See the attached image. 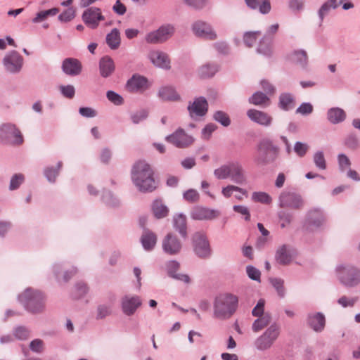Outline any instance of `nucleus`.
Wrapping results in <instances>:
<instances>
[{
  "mask_svg": "<svg viewBox=\"0 0 360 360\" xmlns=\"http://www.w3.org/2000/svg\"><path fill=\"white\" fill-rule=\"evenodd\" d=\"M175 32L174 25L165 24L160 26L158 30L148 33L146 36V41L149 44H161L171 38Z\"/></svg>",
  "mask_w": 360,
  "mask_h": 360,
  "instance_id": "11",
  "label": "nucleus"
},
{
  "mask_svg": "<svg viewBox=\"0 0 360 360\" xmlns=\"http://www.w3.org/2000/svg\"><path fill=\"white\" fill-rule=\"evenodd\" d=\"M339 4L337 0H328L320 7L318 11V15L320 20V23L323 21V19L327 16L332 9H336Z\"/></svg>",
  "mask_w": 360,
  "mask_h": 360,
  "instance_id": "39",
  "label": "nucleus"
},
{
  "mask_svg": "<svg viewBox=\"0 0 360 360\" xmlns=\"http://www.w3.org/2000/svg\"><path fill=\"white\" fill-rule=\"evenodd\" d=\"M141 304L142 300L138 295H127L120 301L122 311L127 316H133Z\"/></svg>",
  "mask_w": 360,
  "mask_h": 360,
  "instance_id": "16",
  "label": "nucleus"
},
{
  "mask_svg": "<svg viewBox=\"0 0 360 360\" xmlns=\"http://www.w3.org/2000/svg\"><path fill=\"white\" fill-rule=\"evenodd\" d=\"M148 87L147 78L139 75H134L126 84L127 91L132 93L143 92Z\"/></svg>",
  "mask_w": 360,
  "mask_h": 360,
  "instance_id": "18",
  "label": "nucleus"
},
{
  "mask_svg": "<svg viewBox=\"0 0 360 360\" xmlns=\"http://www.w3.org/2000/svg\"><path fill=\"white\" fill-rule=\"evenodd\" d=\"M18 300L25 309L31 314H40L45 309V296L37 290L27 288L18 296Z\"/></svg>",
  "mask_w": 360,
  "mask_h": 360,
  "instance_id": "4",
  "label": "nucleus"
},
{
  "mask_svg": "<svg viewBox=\"0 0 360 360\" xmlns=\"http://www.w3.org/2000/svg\"><path fill=\"white\" fill-rule=\"evenodd\" d=\"M213 120L224 127H228L231 124V120L227 113L221 110H217L213 114Z\"/></svg>",
  "mask_w": 360,
  "mask_h": 360,
  "instance_id": "51",
  "label": "nucleus"
},
{
  "mask_svg": "<svg viewBox=\"0 0 360 360\" xmlns=\"http://www.w3.org/2000/svg\"><path fill=\"white\" fill-rule=\"evenodd\" d=\"M106 97L111 103L116 105H120L124 103L122 96L114 91H108Z\"/></svg>",
  "mask_w": 360,
  "mask_h": 360,
  "instance_id": "62",
  "label": "nucleus"
},
{
  "mask_svg": "<svg viewBox=\"0 0 360 360\" xmlns=\"http://www.w3.org/2000/svg\"><path fill=\"white\" fill-rule=\"evenodd\" d=\"M140 240L144 250L150 251L156 245L157 236L148 229L144 228Z\"/></svg>",
  "mask_w": 360,
  "mask_h": 360,
  "instance_id": "30",
  "label": "nucleus"
},
{
  "mask_svg": "<svg viewBox=\"0 0 360 360\" xmlns=\"http://www.w3.org/2000/svg\"><path fill=\"white\" fill-rule=\"evenodd\" d=\"M183 198L187 202L194 203L199 200L200 195L196 190L191 188L183 193Z\"/></svg>",
  "mask_w": 360,
  "mask_h": 360,
  "instance_id": "60",
  "label": "nucleus"
},
{
  "mask_svg": "<svg viewBox=\"0 0 360 360\" xmlns=\"http://www.w3.org/2000/svg\"><path fill=\"white\" fill-rule=\"evenodd\" d=\"M238 298L236 295L225 292L214 297L213 302V318L218 320H228L236 311Z\"/></svg>",
  "mask_w": 360,
  "mask_h": 360,
  "instance_id": "2",
  "label": "nucleus"
},
{
  "mask_svg": "<svg viewBox=\"0 0 360 360\" xmlns=\"http://www.w3.org/2000/svg\"><path fill=\"white\" fill-rule=\"evenodd\" d=\"M234 191H238L242 195H247L246 190L235 185H228L227 186L224 187L221 190V193L225 198H228L231 196Z\"/></svg>",
  "mask_w": 360,
  "mask_h": 360,
  "instance_id": "53",
  "label": "nucleus"
},
{
  "mask_svg": "<svg viewBox=\"0 0 360 360\" xmlns=\"http://www.w3.org/2000/svg\"><path fill=\"white\" fill-rule=\"evenodd\" d=\"M82 19L87 27L96 29L98 27L99 22L105 20V17L99 8L90 7L83 12Z\"/></svg>",
  "mask_w": 360,
  "mask_h": 360,
  "instance_id": "15",
  "label": "nucleus"
},
{
  "mask_svg": "<svg viewBox=\"0 0 360 360\" xmlns=\"http://www.w3.org/2000/svg\"><path fill=\"white\" fill-rule=\"evenodd\" d=\"M88 287L83 282H78L75 284L72 296L74 299H79L83 297L88 292Z\"/></svg>",
  "mask_w": 360,
  "mask_h": 360,
  "instance_id": "48",
  "label": "nucleus"
},
{
  "mask_svg": "<svg viewBox=\"0 0 360 360\" xmlns=\"http://www.w3.org/2000/svg\"><path fill=\"white\" fill-rule=\"evenodd\" d=\"M279 154V148L269 139H263L257 146L254 161L257 165L265 166L275 162Z\"/></svg>",
  "mask_w": 360,
  "mask_h": 360,
  "instance_id": "5",
  "label": "nucleus"
},
{
  "mask_svg": "<svg viewBox=\"0 0 360 360\" xmlns=\"http://www.w3.org/2000/svg\"><path fill=\"white\" fill-rule=\"evenodd\" d=\"M192 29L195 34L200 37H203L210 40L216 39L217 35L212 30V27L203 21H197L192 25Z\"/></svg>",
  "mask_w": 360,
  "mask_h": 360,
  "instance_id": "19",
  "label": "nucleus"
},
{
  "mask_svg": "<svg viewBox=\"0 0 360 360\" xmlns=\"http://www.w3.org/2000/svg\"><path fill=\"white\" fill-rule=\"evenodd\" d=\"M278 107L288 111L295 107V97L290 93H283L279 96Z\"/></svg>",
  "mask_w": 360,
  "mask_h": 360,
  "instance_id": "35",
  "label": "nucleus"
},
{
  "mask_svg": "<svg viewBox=\"0 0 360 360\" xmlns=\"http://www.w3.org/2000/svg\"><path fill=\"white\" fill-rule=\"evenodd\" d=\"M273 38L264 35L259 41L256 52L264 57L270 58L273 55L272 49Z\"/></svg>",
  "mask_w": 360,
  "mask_h": 360,
  "instance_id": "27",
  "label": "nucleus"
},
{
  "mask_svg": "<svg viewBox=\"0 0 360 360\" xmlns=\"http://www.w3.org/2000/svg\"><path fill=\"white\" fill-rule=\"evenodd\" d=\"M208 102L203 96L195 98L193 102L189 101L187 106L190 117L193 120H197L200 117L206 115L208 111Z\"/></svg>",
  "mask_w": 360,
  "mask_h": 360,
  "instance_id": "13",
  "label": "nucleus"
},
{
  "mask_svg": "<svg viewBox=\"0 0 360 360\" xmlns=\"http://www.w3.org/2000/svg\"><path fill=\"white\" fill-rule=\"evenodd\" d=\"M314 162L316 167L321 170L326 169V162L323 151H317L313 157Z\"/></svg>",
  "mask_w": 360,
  "mask_h": 360,
  "instance_id": "58",
  "label": "nucleus"
},
{
  "mask_svg": "<svg viewBox=\"0 0 360 360\" xmlns=\"http://www.w3.org/2000/svg\"><path fill=\"white\" fill-rule=\"evenodd\" d=\"M158 96L163 101H178L181 96L172 86H165L160 88Z\"/></svg>",
  "mask_w": 360,
  "mask_h": 360,
  "instance_id": "29",
  "label": "nucleus"
},
{
  "mask_svg": "<svg viewBox=\"0 0 360 360\" xmlns=\"http://www.w3.org/2000/svg\"><path fill=\"white\" fill-rule=\"evenodd\" d=\"M166 140L179 148H188L194 142V138L187 134L181 128H179L174 133L167 136Z\"/></svg>",
  "mask_w": 360,
  "mask_h": 360,
  "instance_id": "14",
  "label": "nucleus"
},
{
  "mask_svg": "<svg viewBox=\"0 0 360 360\" xmlns=\"http://www.w3.org/2000/svg\"><path fill=\"white\" fill-rule=\"evenodd\" d=\"M278 205L282 208L301 210L304 202L302 196L297 193L283 191L278 198Z\"/></svg>",
  "mask_w": 360,
  "mask_h": 360,
  "instance_id": "12",
  "label": "nucleus"
},
{
  "mask_svg": "<svg viewBox=\"0 0 360 360\" xmlns=\"http://www.w3.org/2000/svg\"><path fill=\"white\" fill-rule=\"evenodd\" d=\"M162 247L165 253L169 255H178L182 248V243L173 233H169L162 239Z\"/></svg>",
  "mask_w": 360,
  "mask_h": 360,
  "instance_id": "17",
  "label": "nucleus"
},
{
  "mask_svg": "<svg viewBox=\"0 0 360 360\" xmlns=\"http://www.w3.org/2000/svg\"><path fill=\"white\" fill-rule=\"evenodd\" d=\"M288 58L302 68H305L308 63L307 53L304 50H295L288 55Z\"/></svg>",
  "mask_w": 360,
  "mask_h": 360,
  "instance_id": "31",
  "label": "nucleus"
},
{
  "mask_svg": "<svg viewBox=\"0 0 360 360\" xmlns=\"http://www.w3.org/2000/svg\"><path fill=\"white\" fill-rule=\"evenodd\" d=\"M13 334L19 340H26L31 335V330L25 326H18L13 328Z\"/></svg>",
  "mask_w": 360,
  "mask_h": 360,
  "instance_id": "46",
  "label": "nucleus"
},
{
  "mask_svg": "<svg viewBox=\"0 0 360 360\" xmlns=\"http://www.w3.org/2000/svg\"><path fill=\"white\" fill-rule=\"evenodd\" d=\"M271 283L276 289L278 295L283 298L285 295V290L284 288V281L281 278H274L271 279Z\"/></svg>",
  "mask_w": 360,
  "mask_h": 360,
  "instance_id": "54",
  "label": "nucleus"
},
{
  "mask_svg": "<svg viewBox=\"0 0 360 360\" xmlns=\"http://www.w3.org/2000/svg\"><path fill=\"white\" fill-rule=\"evenodd\" d=\"M260 35V31H248L244 32L243 36L244 44L248 48H252Z\"/></svg>",
  "mask_w": 360,
  "mask_h": 360,
  "instance_id": "45",
  "label": "nucleus"
},
{
  "mask_svg": "<svg viewBox=\"0 0 360 360\" xmlns=\"http://www.w3.org/2000/svg\"><path fill=\"white\" fill-rule=\"evenodd\" d=\"M325 221L323 212L319 209H313L308 212L305 220V226L307 229H319Z\"/></svg>",
  "mask_w": 360,
  "mask_h": 360,
  "instance_id": "21",
  "label": "nucleus"
},
{
  "mask_svg": "<svg viewBox=\"0 0 360 360\" xmlns=\"http://www.w3.org/2000/svg\"><path fill=\"white\" fill-rule=\"evenodd\" d=\"M306 321L307 326L316 333L322 332L326 326V317L321 312L308 314Z\"/></svg>",
  "mask_w": 360,
  "mask_h": 360,
  "instance_id": "22",
  "label": "nucleus"
},
{
  "mask_svg": "<svg viewBox=\"0 0 360 360\" xmlns=\"http://www.w3.org/2000/svg\"><path fill=\"white\" fill-rule=\"evenodd\" d=\"M115 68L114 61L110 57L106 56L100 59L99 70L103 77L106 78L110 76L114 72Z\"/></svg>",
  "mask_w": 360,
  "mask_h": 360,
  "instance_id": "32",
  "label": "nucleus"
},
{
  "mask_svg": "<svg viewBox=\"0 0 360 360\" xmlns=\"http://www.w3.org/2000/svg\"><path fill=\"white\" fill-rule=\"evenodd\" d=\"M260 1L261 4H259L258 0H245V2L246 6L252 10L259 9V12L262 14H266L269 13L271 10L269 0Z\"/></svg>",
  "mask_w": 360,
  "mask_h": 360,
  "instance_id": "34",
  "label": "nucleus"
},
{
  "mask_svg": "<svg viewBox=\"0 0 360 360\" xmlns=\"http://www.w3.org/2000/svg\"><path fill=\"white\" fill-rule=\"evenodd\" d=\"M359 301V297H348L346 295L341 296L338 300L337 303L343 308L353 307Z\"/></svg>",
  "mask_w": 360,
  "mask_h": 360,
  "instance_id": "50",
  "label": "nucleus"
},
{
  "mask_svg": "<svg viewBox=\"0 0 360 360\" xmlns=\"http://www.w3.org/2000/svg\"><path fill=\"white\" fill-rule=\"evenodd\" d=\"M249 103L255 105L267 107L270 104V99L266 94L256 91L249 98Z\"/></svg>",
  "mask_w": 360,
  "mask_h": 360,
  "instance_id": "38",
  "label": "nucleus"
},
{
  "mask_svg": "<svg viewBox=\"0 0 360 360\" xmlns=\"http://www.w3.org/2000/svg\"><path fill=\"white\" fill-rule=\"evenodd\" d=\"M75 16V10L73 7H69L58 15V20L63 22H67L72 20Z\"/></svg>",
  "mask_w": 360,
  "mask_h": 360,
  "instance_id": "61",
  "label": "nucleus"
},
{
  "mask_svg": "<svg viewBox=\"0 0 360 360\" xmlns=\"http://www.w3.org/2000/svg\"><path fill=\"white\" fill-rule=\"evenodd\" d=\"M278 217L281 221V228H285L290 225L293 219L292 214L284 210H281L278 212Z\"/></svg>",
  "mask_w": 360,
  "mask_h": 360,
  "instance_id": "55",
  "label": "nucleus"
},
{
  "mask_svg": "<svg viewBox=\"0 0 360 360\" xmlns=\"http://www.w3.org/2000/svg\"><path fill=\"white\" fill-rule=\"evenodd\" d=\"M0 141L4 144L18 146L23 143V137L15 124L5 123L0 127Z\"/></svg>",
  "mask_w": 360,
  "mask_h": 360,
  "instance_id": "8",
  "label": "nucleus"
},
{
  "mask_svg": "<svg viewBox=\"0 0 360 360\" xmlns=\"http://www.w3.org/2000/svg\"><path fill=\"white\" fill-rule=\"evenodd\" d=\"M327 119L333 124H338L346 119V113L345 110L340 108H331L328 109L327 112Z\"/></svg>",
  "mask_w": 360,
  "mask_h": 360,
  "instance_id": "33",
  "label": "nucleus"
},
{
  "mask_svg": "<svg viewBox=\"0 0 360 360\" xmlns=\"http://www.w3.org/2000/svg\"><path fill=\"white\" fill-rule=\"evenodd\" d=\"M340 282L347 288H354L360 283V270L351 265H339L336 267Z\"/></svg>",
  "mask_w": 360,
  "mask_h": 360,
  "instance_id": "6",
  "label": "nucleus"
},
{
  "mask_svg": "<svg viewBox=\"0 0 360 360\" xmlns=\"http://www.w3.org/2000/svg\"><path fill=\"white\" fill-rule=\"evenodd\" d=\"M59 12L58 8L44 10L37 13L36 16L32 19L33 23H39L46 20L49 16H55Z\"/></svg>",
  "mask_w": 360,
  "mask_h": 360,
  "instance_id": "43",
  "label": "nucleus"
},
{
  "mask_svg": "<svg viewBox=\"0 0 360 360\" xmlns=\"http://www.w3.org/2000/svg\"><path fill=\"white\" fill-rule=\"evenodd\" d=\"M271 321V315L269 312L263 316H258L252 323V329L254 332H258L267 326Z\"/></svg>",
  "mask_w": 360,
  "mask_h": 360,
  "instance_id": "42",
  "label": "nucleus"
},
{
  "mask_svg": "<svg viewBox=\"0 0 360 360\" xmlns=\"http://www.w3.org/2000/svg\"><path fill=\"white\" fill-rule=\"evenodd\" d=\"M30 349L32 352L40 354L44 351V343L41 339H34L30 343Z\"/></svg>",
  "mask_w": 360,
  "mask_h": 360,
  "instance_id": "63",
  "label": "nucleus"
},
{
  "mask_svg": "<svg viewBox=\"0 0 360 360\" xmlns=\"http://www.w3.org/2000/svg\"><path fill=\"white\" fill-rule=\"evenodd\" d=\"M275 258L278 263L282 265H286L291 262L292 255L287 245H283L276 250Z\"/></svg>",
  "mask_w": 360,
  "mask_h": 360,
  "instance_id": "37",
  "label": "nucleus"
},
{
  "mask_svg": "<svg viewBox=\"0 0 360 360\" xmlns=\"http://www.w3.org/2000/svg\"><path fill=\"white\" fill-rule=\"evenodd\" d=\"M309 149V146L301 141H296L294 145L293 150L297 156L303 158Z\"/></svg>",
  "mask_w": 360,
  "mask_h": 360,
  "instance_id": "59",
  "label": "nucleus"
},
{
  "mask_svg": "<svg viewBox=\"0 0 360 360\" xmlns=\"http://www.w3.org/2000/svg\"><path fill=\"white\" fill-rule=\"evenodd\" d=\"M25 176L22 174H15L12 176L10 184H9V190L14 191L18 189L20 186L24 182Z\"/></svg>",
  "mask_w": 360,
  "mask_h": 360,
  "instance_id": "57",
  "label": "nucleus"
},
{
  "mask_svg": "<svg viewBox=\"0 0 360 360\" xmlns=\"http://www.w3.org/2000/svg\"><path fill=\"white\" fill-rule=\"evenodd\" d=\"M252 199L254 201L266 205L270 204L272 201L271 197L264 192H254L252 195Z\"/></svg>",
  "mask_w": 360,
  "mask_h": 360,
  "instance_id": "56",
  "label": "nucleus"
},
{
  "mask_svg": "<svg viewBox=\"0 0 360 360\" xmlns=\"http://www.w3.org/2000/svg\"><path fill=\"white\" fill-rule=\"evenodd\" d=\"M131 179L141 192H152L156 188L153 171L145 161H139L131 169Z\"/></svg>",
  "mask_w": 360,
  "mask_h": 360,
  "instance_id": "1",
  "label": "nucleus"
},
{
  "mask_svg": "<svg viewBox=\"0 0 360 360\" xmlns=\"http://www.w3.org/2000/svg\"><path fill=\"white\" fill-rule=\"evenodd\" d=\"M192 244L195 254L201 259L210 258L212 249L206 235L202 232H195L192 236Z\"/></svg>",
  "mask_w": 360,
  "mask_h": 360,
  "instance_id": "10",
  "label": "nucleus"
},
{
  "mask_svg": "<svg viewBox=\"0 0 360 360\" xmlns=\"http://www.w3.org/2000/svg\"><path fill=\"white\" fill-rule=\"evenodd\" d=\"M61 94L67 98H72L75 94V89L71 85H61L59 87Z\"/></svg>",
  "mask_w": 360,
  "mask_h": 360,
  "instance_id": "64",
  "label": "nucleus"
},
{
  "mask_svg": "<svg viewBox=\"0 0 360 360\" xmlns=\"http://www.w3.org/2000/svg\"><path fill=\"white\" fill-rule=\"evenodd\" d=\"M152 212L157 219L166 217L169 213V209L161 200L157 199L152 204Z\"/></svg>",
  "mask_w": 360,
  "mask_h": 360,
  "instance_id": "36",
  "label": "nucleus"
},
{
  "mask_svg": "<svg viewBox=\"0 0 360 360\" xmlns=\"http://www.w3.org/2000/svg\"><path fill=\"white\" fill-rule=\"evenodd\" d=\"M280 335L279 326L274 323L255 341V346L259 351L271 348Z\"/></svg>",
  "mask_w": 360,
  "mask_h": 360,
  "instance_id": "7",
  "label": "nucleus"
},
{
  "mask_svg": "<svg viewBox=\"0 0 360 360\" xmlns=\"http://www.w3.org/2000/svg\"><path fill=\"white\" fill-rule=\"evenodd\" d=\"M102 200L109 206L116 207L120 205L119 199L113 193L107 190H104L102 194Z\"/></svg>",
  "mask_w": 360,
  "mask_h": 360,
  "instance_id": "49",
  "label": "nucleus"
},
{
  "mask_svg": "<svg viewBox=\"0 0 360 360\" xmlns=\"http://www.w3.org/2000/svg\"><path fill=\"white\" fill-rule=\"evenodd\" d=\"M149 58L153 65L165 69L169 70L171 68L170 59L167 53L161 51H153L149 53Z\"/></svg>",
  "mask_w": 360,
  "mask_h": 360,
  "instance_id": "24",
  "label": "nucleus"
},
{
  "mask_svg": "<svg viewBox=\"0 0 360 360\" xmlns=\"http://www.w3.org/2000/svg\"><path fill=\"white\" fill-rule=\"evenodd\" d=\"M345 146L351 149L356 150L359 147V141L355 134H349L347 135L344 141Z\"/></svg>",
  "mask_w": 360,
  "mask_h": 360,
  "instance_id": "52",
  "label": "nucleus"
},
{
  "mask_svg": "<svg viewBox=\"0 0 360 360\" xmlns=\"http://www.w3.org/2000/svg\"><path fill=\"white\" fill-rule=\"evenodd\" d=\"M82 66L80 61L76 58H65L62 63V70L65 74L70 76L79 75L82 72Z\"/></svg>",
  "mask_w": 360,
  "mask_h": 360,
  "instance_id": "25",
  "label": "nucleus"
},
{
  "mask_svg": "<svg viewBox=\"0 0 360 360\" xmlns=\"http://www.w3.org/2000/svg\"><path fill=\"white\" fill-rule=\"evenodd\" d=\"M214 176L219 180L229 179L232 182L243 185L247 181L245 172L238 161H230L214 170Z\"/></svg>",
  "mask_w": 360,
  "mask_h": 360,
  "instance_id": "3",
  "label": "nucleus"
},
{
  "mask_svg": "<svg viewBox=\"0 0 360 360\" xmlns=\"http://www.w3.org/2000/svg\"><path fill=\"white\" fill-rule=\"evenodd\" d=\"M112 313V303L98 304L96 309V319L101 320L110 316Z\"/></svg>",
  "mask_w": 360,
  "mask_h": 360,
  "instance_id": "44",
  "label": "nucleus"
},
{
  "mask_svg": "<svg viewBox=\"0 0 360 360\" xmlns=\"http://www.w3.org/2000/svg\"><path fill=\"white\" fill-rule=\"evenodd\" d=\"M220 215L219 211L197 206L191 212V217L195 220H212Z\"/></svg>",
  "mask_w": 360,
  "mask_h": 360,
  "instance_id": "20",
  "label": "nucleus"
},
{
  "mask_svg": "<svg viewBox=\"0 0 360 360\" xmlns=\"http://www.w3.org/2000/svg\"><path fill=\"white\" fill-rule=\"evenodd\" d=\"M63 166V162L59 161L56 167L49 166L44 168V174L49 182L55 183L57 176L59 175L60 170Z\"/></svg>",
  "mask_w": 360,
  "mask_h": 360,
  "instance_id": "41",
  "label": "nucleus"
},
{
  "mask_svg": "<svg viewBox=\"0 0 360 360\" xmlns=\"http://www.w3.org/2000/svg\"><path fill=\"white\" fill-rule=\"evenodd\" d=\"M173 228L186 239L188 236L186 217L182 213L175 214L172 219Z\"/></svg>",
  "mask_w": 360,
  "mask_h": 360,
  "instance_id": "28",
  "label": "nucleus"
},
{
  "mask_svg": "<svg viewBox=\"0 0 360 360\" xmlns=\"http://www.w3.org/2000/svg\"><path fill=\"white\" fill-rule=\"evenodd\" d=\"M106 44L112 50L117 49L120 45V33L118 29L114 28L106 35Z\"/></svg>",
  "mask_w": 360,
  "mask_h": 360,
  "instance_id": "40",
  "label": "nucleus"
},
{
  "mask_svg": "<svg viewBox=\"0 0 360 360\" xmlns=\"http://www.w3.org/2000/svg\"><path fill=\"white\" fill-rule=\"evenodd\" d=\"M247 115L250 120L264 127H269L273 120L272 117L268 113L255 109L248 110Z\"/></svg>",
  "mask_w": 360,
  "mask_h": 360,
  "instance_id": "23",
  "label": "nucleus"
},
{
  "mask_svg": "<svg viewBox=\"0 0 360 360\" xmlns=\"http://www.w3.org/2000/svg\"><path fill=\"white\" fill-rule=\"evenodd\" d=\"M218 65L216 64H207L202 65L199 70V75L201 77H211L218 71Z\"/></svg>",
  "mask_w": 360,
  "mask_h": 360,
  "instance_id": "47",
  "label": "nucleus"
},
{
  "mask_svg": "<svg viewBox=\"0 0 360 360\" xmlns=\"http://www.w3.org/2000/svg\"><path fill=\"white\" fill-rule=\"evenodd\" d=\"M167 267V274L169 277L180 281L182 282H184L186 283H188L190 282V278L186 274H177V271L179 270L180 267V264L175 261L172 260L167 263L166 264Z\"/></svg>",
  "mask_w": 360,
  "mask_h": 360,
  "instance_id": "26",
  "label": "nucleus"
},
{
  "mask_svg": "<svg viewBox=\"0 0 360 360\" xmlns=\"http://www.w3.org/2000/svg\"><path fill=\"white\" fill-rule=\"evenodd\" d=\"M5 71L11 75L19 74L24 65L23 57L15 50L8 51L2 59Z\"/></svg>",
  "mask_w": 360,
  "mask_h": 360,
  "instance_id": "9",
  "label": "nucleus"
}]
</instances>
